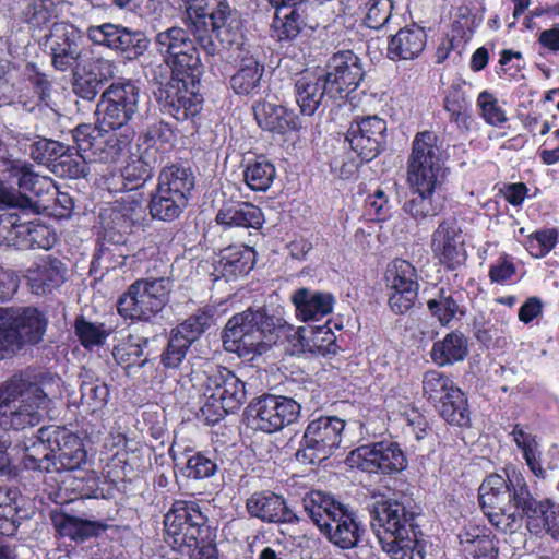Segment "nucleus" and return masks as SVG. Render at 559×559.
Returning a JSON list of instances; mask_svg holds the SVG:
<instances>
[{"mask_svg": "<svg viewBox=\"0 0 559 559\" xmlns=\"http://www.w3.org/2000/svg\"><path fill=\"white\" fill-rule=\"evenodd\" d=\"M507 478L489 475L479 487V504L497 530L515 533L524 516L542 513V504L530 491L528 485L515 467L506 471Z\"/></svg>", "mask_w": 559, "mask_h": 559, "instance_id": "1", "label": "nucleus"}, {"mask_svg": "<svg viewBox=\"0 0 559 559\" xmlns=\"http://www.w3.org/2000/svg\"><path fill=\"white\" fill-rule=\"evenodd\" d=\"M76 153L67 146L53 164L52 171L60 177L80 178L87 176V163H115L129 142V136L102 133L92 124H80L72 131Z\"/></svg>", "mask_w": 559, "mask_h": 559, "instance_id": "2", "label": "nucleus"}, {"mask_svg": "<svg viewBox=\"0 0 559 559\" xmlns=\"http://www.w3.org/2000/svg\"><path fill=\"white\" fill-rule=\"evenodd\" d=\"M47 404V394L37 383L16 376L7 382L0 390V454L12 443L8 430L38 425Z\"/></svg>", "mask_w": 559, "mask_h": 559, "instance_id": "3", "label": "nucleus"}, {"mask_svg": "<svg viewBox=\"0 0 559 559\" xmlns=\"http://www.w3.org/2000/svg\"><path fill=\"white\" fill-rule=\"evenodd\" d=\"M285 321L269 314L265 309H248L234 314L226 323L223 332V345L227 352L239 357L261 355L275 344Z\"/></svg>", "mask_w": 559, "mask_h": 559, "instance_id": "4", "label": "nucleus"}, {"mask_svg": "<svg viewBox=\"0 0 559 559\" xmlns=\"http://www.w3.org/2000/svg\"><path fill=\"white\" fill-rule=\"evenodd\" d=\"M203 415L210 423H217L225 415L238 411L246 401L245 383L229 369L211 366L204 371Z\"/></svg>", "mask_w": 559, "mask_h": 559, "instance_id": "5", "label": "nucleus"}, {"mask_svg": "<svg viewBox=\"0 0 559 559\" xmlns=\"http://www.w3.org/2000/svg\"><path fill=\"white\" fill-rule=\"evenodd\" d=\"M206 522L198 503L176 500L164 519L167 544L181 554L198 547L210 537Z\"/></svg>", "mask_w": 559, "mask_h": 559, "instance_id": "6", "label": "nucleus"}, {"mask_svg": "<svg viewBox=\"0 0 559 559\" xmlns=\"http://www.w3.org/2000/svg\"><path fill=\"white\" fill-rule=\"evenodd\" d=\"M170 290L169 278L138 280L119 298L118 312L123 318L147 321L163 310L168 302Z\"/></svg>", "mask_w": 559, "mask_h": 559, "instance_id": "7", "label": "nucleus"}, {"mask_svg": "<svg viewBox=\"0 0 559 559\" xmlns=\"http://www.w3.org/2000/svg\"><path fill=\"white\" fill-rule=\"evenodd\" d=\"M437 140L431 131L418 132L415 135L407 160L408 185L442 187L444 183L447 168Z\"/></svg>", "mask_w": 559, "mask_h": 559, "instance_id": "8", "label": "nucleus"}, {"mask_svg": "<svg viewBox=\"0 0 559 559\" xmlns=\"http://www.w3.org/2000/svg\"><path fill=\"white\" fill-rule=\"evenodd\" d=\"M39 176L31 163L14 157L8 150L1 147L0 153V209L14 202L17 207L28 211L31 198L25 191H35Z\"/></svg>", "mask_w": 559, "mask_h": 559, "instance_id": "9", "label": "nucleus"}, {"mask_svg": "<svg viewBox=\"0 0 559 559\" xmlns=\"http://www.w3.org/2000/svg\"><path fill=\"white\" fill-rule=\"evenodd\" d=\"M140 88L131 81L111 83L102 94L97 105L102 133L126 127L138 114Z\"/></svg>", "mask_w": 559, "mask_h": 559, "instance_id": "10", "label": "nucleus"}, {"mask_svg": "<svg viewBox=\"0 0 559 559\" xmlns=\"http://www.w3.org/2000/svg\"><path fill=\"white\" fill-rule=\"evenodd\" d=\"M191 29L171 26L158 32L154 38L156 51L174 74L195 73L201 71L202 64L197 39L190 37ZM193 38H195L193 36Z\"/></svg>", "mask_w": 559, "mask_h": 559, "instance_id": "11", "label": "nucleus"}, {"mask_svg": "<svg viewBox=\"0 0 559 559\" xmlns=\"http://www.w3.org/2000/svg\"><path fill=\"white\" fill-rule=\"evenodd\" d=\"M345 421L337 416H320L311 419L304 432L302 448L296 453L298 460L310 464L331 456L340 448Z\"/></svg>", "mask_w": 559, "mask_h": 559, "instance_id": "12", "label": "nucleus"}, {"mask_svg": "<svg viewBox=\"0 0 559 559\" xmlns=\"http://www.w3.org/2000/svg\"><path fill=\"white\" fill-rule=\"evenodd\" d=\"M195 73L174 74L170 80L155 93L164 112L178 121L187 120L201 110L202 97L198 92V76Z\"/></svg>", "mask_w": 559, "mask_h": 559, "instance_id": "13", "label": "nucleus"}, {"mask_svg": "<svg viewBox=\"0 0 559 559\" xmlns=\"http://www.w3.org/2000/svg\"><path fill=\"white\" fill-rule=\"evenodd\" d=\"M417 515V507L411 497L389 498L373 504L371 526L378 539L380 535L401 536L419 530L414 523Z\"/></svg>", "mask_w": 559, "mask_h": 559, "instance_id": "14", "label": "nucleus"}, {"mask_svg": "<svg viewBox=\"0 0 559 559\" xmlns=\"http://www.w3.org/2000/svg\"><path fill=\"white\" fill-rule=\"evenodd\" d=\"M246 412L254 429L272 433L294 423L300 405L290 397L265 394L251 402Z\"/></svg>", "mask_w": 559, "mask_h": 559, "instance_id": "15", "label": "nucleus"}, {"mask_svg": "<svg viewBox=\"0 0 559 559\" xmlns=\"http://www.w3.org/2000/svg\"><path fill=\"white\" fill-rule=\"evenodd\" d=\"M47 318L35 307H0V324L9 335L7 344L15 350L23 344H36L43 340L47 328Z\"/></svg>", "mask_w": 559, "mask_h": 559, "instance_id": "16", "label": "nucleus"}, {"mask_svg": "<svg viewBox=\"0 0 559 559\" xmlns=\"http://www.w3.org/2000/svg\"><path fill=\"white\" fill-rule=\"evenodd\" d=\"M329 82L330 92L337 99L346 98L356 91L365 76L362 59L353 50H340L333 53L322 71Z\"/></svg>", "mask_w": 559, "mask_h": 559, "instance_id": "17", "label": "nucleus"}, {"mask_svg": "<svg viewBox=\"0 0 559 559\" xmlns=\"http://www.w3.org/2000/svg\"><path fill=\"white\" fill-rule=\"evenodd\" d=\"M352 460L364 472L383 475L400 473L407 466L403 450L391 441L360 445L352 451Z\"/></svg>", "mask_w": 559, "mask_h": 559, "instance_id": "18", "label": "nucleus"}, {"mask_svg": "<svg viewBox=\"0 0 559 559\" xmlns=\"http://www.w3.org/2000/svg\"><path fill=\"white\" fill-rule=\"evenodd\" d=\"M51 63L58 71H74L81 62L83 36L79 28L66 22L55 23L47 36Z\"/></svg>", "mask_w": 559, "mask_h": 559, "instance_id": "19", "label": "nucleus"}, {"mask_svg": "<svg viewBox=\"0 0 559 559\" xmlns=\"http://www.w3.org/2000/svg\"><path fill=\"white\" fill-rule=\"evenodd\" d=\"M86 34L92 43L120 51L128 59L142 56L148 47V40L144 33L112 23L92 25L87 28Z\"/></svg>", "mask_w": 559, "mask_h": 559, "instance_id": "20", "label": "nucleus"}, {"mask_svg": "<svg viewBox=\"0 0 559 559\" xmlns=\"http://www.w3.org/2000/svg\"><path fill=\"white\" fill-rule=\"evenodd\" d=\"M346 141L362 162H370L384 150L386 121L378 116L353 121L347 130Z\"/></svg>", "mask_w": 559, "mask_h": 559, "instance_id": "21", "label": "nucleus"}, {"mask_svg": "<svg viewBox=\"0 0 559 559\" xmlns=\"http://www.w3.org/2000/svg\"><path fill=\"white\" fill-rule=\"evenodd\" d=\"M431 250L440 264L448 270H456L467 259L465 239L455 221L441 222L431 236Z\"/></svg>", "mask_w": 559, "mask_h": 559, "instance_id": "22", "label": "nucleus"}, {"mask_svg": "<svg viewBox=\"0 0 559 559\" xmlns=\"http://www.w3.org/2000/svg\"><path fill=\"white\" fill-rule=\"evenodd\" d=\"M52 436H55V426L41 427L36 435L26 437L16 445L24 453L25 468L46 473L59 468Z\"/></svg>", "mask_w": 559, "mask_h": 559, "instance_id": "23", "label": "nucleus"}, {"mask_svg": "<svg viewBox=\"0 0 559 559\" xmlns=\"http://www.w3.org/2000/svg\"><path fill=\"white\" fill-rule=\"evenodd\" d=\"M321 72H302L295 79V96L301 114L312 116L321 106L337 100Z\"/></svg>", "mask_w": 559, "mask_h": 559, "instance_id": "24", "label": "nucleus"}, {"mask_svg": "<svg viewBox=\"0 0 559 559\" xmlns=\"http://www.w3.org/2000/svg\"><path fill=\"white\" fill-rule=\"evenodd\" d=\"M0 235L8 245L22 249V241L28 240L31 227L34 222L32 217L38 214L37 204L31 199V209L24 211L12 202L0 209Z\"/></svg>", "mask_w": 559, "mask_h": 559, "instance_id": "25", "label": "nucleus"}, {"mask_svg": "<svg viewBox=\"0 0 559 559\" xmlns=\"http://www.w3.org/2000/svg\"><path fill=\"white\" fill-rule=\"evenodd\" d=\"M246 509L251 516L266 523H294L299 520L283 497L269 490L252 493L247 499Z\"/></svg>", "mask_w": 559, "mask_h": 559, "instance_id": "26", "label": "nucleus"}, {"mask_svg": "<svg viewBox=\"0 0 559 559\" xmlns=\"http://www.w3.org/2000/svg\"><path fill=\"white\" fill-rule=\"evenodd\" d=\"M328 539L342 549H350L361 540L365 530L357 521L356 513L348 507H343L334 516L323 524L320 530Z\"/></svg>", "mask_w": 559, "mask_h": 559, "instance_id": "27", "label": "nucleus"}, {"mask_svg": "<svg viewBox=\"0 0 559 559\" xmlns=\"http://www.w3.org/2000/svg\"><path fill=\"white\" fill-rule=\"evenodd\" d=\"M409 193L403 204V211L416 222H423L438 215L443 209L444 197L441 187L408 185Z\"/></svg>", "mask_w": 559, "mask_h": 559, "instance_id": "28", "label": "nucleus"}, {"mask_svg": "<svg viewBox=\"0 0 559 559\" xmlns=\"http://www.w3.org/2000/svg\"><path fill=\"white\" fill-rule=\"evenodd\" d=\"M296 353L326 356L336 353V336L326 325L300 326L292 335Z\"/></svg>", "mask_w": 559, "mask_h": 559, "instance_id": "29", "label": "nucleus"}, {"mask_svg": "<svg viewBox=\"0 0 559 559\" xmlns=\"http://www.w3.org/2000/svg\"><path fill=\"white\" fill-rule=\"evenodd\" d=\"M269 2L276 10L274 25L278 40L295 39L306 25L305 20L310 10L295 0H269Z\"/></svg>", "mask_w": 559, "mask_h": 559, "instance_id": "30", "label": "nucleus"}, {"mask_svg": "<svg viewBox=\"0 0 559 559\" xmlns=\"http://www.w3.org/2000/svg\"><path fill=\"white\" fill-rule=\"evenodd\" d=\"M64 264L50 255L40 259L26 272V278L33 294L46 295L64 282Z\"/></svg>", "mask_w": 559, "mask_h": 559, "instance_id": "31", "label": "nucleus"}, {"mask_svg": "<svg viewBox=\"0 0 559 559\" xmlns=\"http://www.w3.org/2000/svg\"><path fill=\"white\" fill-rule=\"evenodd\" d=\"M297 317L302 321L320 320L333 311L335 298L331 293L301 287L292 294Z\"/></svg>", "mask_w": 559, "mask_h": 559, "instance_id": "32", "label": "nucleus"}, {"mask_svg": "<svg viewBox=\"0 0 559 559\" xmlns=\"http://www.w3.org/2000/svg\"><path fill=\"white\" fill-rule=\"evenodd\" d=\"M158 146L144 147L140 156L132 158L122 170L124 187L129 190L144 186L154 176V170L163 162Z\"/></svg>", "mask_w": 559, "mask_h": 559, "instance_id": "33", "label": "nucleus"}, {"mask_svg": "<svg viewBox=\"0 0 559 559\" xmlns=\"http://www.w3.org/2000/svg\"><path fill=\"white\" fill-rule=\"evenodd\" d=\"M427 35L418 25H409L401 28L390 37L388 44V57L391 60H412L417 58L425 49Z\"/></svg>", "mask_w": 559, "mask_h": 559, "instance_id": "34", "label": "nucleus"}, {"mask_svg": "<svg viewBox=\"0 0 559 559\" xmlns=\"http://www.w3.org/2000/svg\"><path fill=\"white\" fill-rule=\"evenodd\" d=\"M187 3L186 14L182 21L188 26L198 44L207 56H214L217 52V45L212 39L206 21V9H210L212 2L216 0H185Z\"/></svg>", "mask_w": 559, "mask_h": 559, "instance_id": "35", "label": "nucleus"}, {"mask_svg": "<svg viewBox=\"0 0 559 559\" xmlns=\"http://www.w3.org/2000/svg\"><path fill=\"white\" fill-rule=\"evenodd\" d=\"M55 448L59 468L78 469L86 462V451L82 440L69 430L55 426Z\"/></svg>", "mask_w": 559, "mask_h": 559, "instance_id": "36", "label": "nucleus"}, {"mask_svg": "<svg viewBox=\"0 0 559 559\" xmlns=\"http://www.w3.org/2000/svg\"><path fill=\"white\" fill-rule=\"evenodd\" d=\"M219 225L260 229L264 215L260 207L249 202L224 203L216 215Z\"/></svg>", "mask_w": 559, "mask_h": 559, "instance_id": "37", "label": "nucleus"}, {"mask_svg": "<svg viewBox=\"0 0 559 559\" xmlns=\"http://www.w3.org/2000/svg\"><path fill=\"white\" fill-rule=\"evenodd\" d=\"M255 252L248 246H230L221 251L215 272L227 281L248 274L254 264Z\"/></svg>", "mask_w": 559, "mask_h": 559, "instance_id": "38", "label": "nucleus"}, {"mask_svg": "<svg viewBox=\"0 0 559 559\" xmlns=\"http://www.w3.org/2000/svg\"><path fill=\"white\" fill-rule=\"evenodd\" d=\"M419 530L395 535H380V544L392 559H424L425 546L418 539Z\"/></svg>", "mask_w": 559, "mask_h": 559, "instance_id": "39", "label": "nucleus"}, {"mask_svg": "<svg viewBox=\"0 0 559 559\" xmlns=\"http://www.w3.org/2000/svg\"><path fill=\"white\" fill-rule=\"evenodd\" d=\"M157 187L177 193L189 201L195 187V175L190 166L171 164L162 169Z\"/></svg>", "mask_w": 559, "mask_h": 559, "instance_id": "40", "label": "nucleus"}, {"mask_svg": "<svg viewBox=\"0 0 559 559\" xmlns=\"http://www.w3.org/2000/svg\"><path fill=\"white\" fill-rule=\"evenodd\" d=\"M253 114L258 124L270 132L284 134L295 126L294 115L282 105L258 102Z\"/></svg>", "mask_w": 559, "mask_h": 559, "instance_id": "41", "label": "nucleus"}, {"mask_svg": "<svg viewBox=\"0 0 559 559\" xmlns=\"http://www.w3.org/2000/svg\"><path fill=\"white\" fill-rule=\"evenodd\" d=\"M467 354V338L462 332L452 331L433 344L431 359L438 366H447L464 360Z\"/></svg>", "mask_w": 559, "mask_h": 559, "instance_id": "42", "label": "nucleus"}, {"mask_svg": "<svg viewBox=\"0 0 559 559\" xmlns=\"http://www.w3.org/2000/svg\"><path fill=\"white\" fill-rule=\"evenodd\" d=\"M462 550L468 559H497L498 547L490 535L480 527H471L460 535Z\"/></svg>", "mask_w": 559, "mask_h": 559, "instance_id": "43", "label": "nucleus"}, {"mask_svg": "<svg viewBox=\"0 0 559 559\" xmlns=\"http://www.w3.org/2000/svg\"><path fill=\"white\" fill-rule=\"evenodd\" d=\"M302 506L319 530L323 528V524H326L334 516V513L345 507L330 493L319 490L307 493L302 499Z\"/></svg>", "mask_w": 559, "mask_h": 559, "instance_id": "44", "label": "nucleus"}, {"mask_svg": "<svg viewBox=\"0 0 559 559\" xmlns=\"http://www.w3.org/2000/svg\"><path fill=\"white\" fill-rule=\"evenodd\" d=\"M264 67L253 57H245L237 72L230 78V86L238 95H255L261 88Z\"/></svg>", "mask_w": 559, "mask_h": 559, "instance_id": "45", "label": "nucleus"}, {"mask_svg": "<svg viewBox=\"0 0 559 559\" xmlns=\"http://www.w3.org/2000/svg\"><path fill=\"white\" fill-rule=\"evenodd\" d=\"M188 202L177 193H169L165 189L156 187L148 203L150 214L154 219L173 222L181 215Z\"/></svg>", "mask_w": 559, "mask_h": 559, "instance_id": "46", "label": "nucleus"}, {"mask_svg": "<svg viewBox=\"0 0 559 559\" xmlns=\"http://www.w3.org/2000/svg\"><path fill=\"white\" fill-rule=\"evenodd\" d=\"M55 524L60 535L74 542H84L97 536L107 527L106 524L99 521L84 520L69 514H61L55 520Z\"/></svg>", "mask_w": 559, "mask_h": 559, "instance_id": "47", "label": "nucleus"}, {"mask_svg": "<svg viewBox=\"0 0 559 559\" xmlns=\"http://www.w3.org/2000/svg\"><path fill=\"white\" fill-rule=\"evenodd\" d=\"M215 313L216 310L212 306L201 308L174 328L171 332L192 345L207 329L214 325Z\"/></svg>", "mask_w": 559, "mask_h": 559, "instance_id": "48", "label": "nucleus"}, {"mask_svg": "<svg viewBox=\"0 0 559 559\" xmlns=\"http://www.w3.org/2000/svg\"><path fill=\"white\" fill-rule=\"evenodd\" d=\"M460 293L451 289L441 287L437 295L427 301V307L430 313L438 319V321L445 325L451 322L455 316L461 311L459 305Z\"/></svg>", "mask_w": 559, "mask_h": 559, "instance_id": "49", "label": "nucleus"}, {"mask_svg": "<svg viewBox=\"0 0 559 559\" xmlns=\"http://www.w3.org/2000/svg\"><path fill=\"white\" fill-rule=\"evenodd\" d=\"M148 338L138 334H130L126 340L116 345L112 349V356L117 364L130 367L138 365L143 367L147 359L140 358L144 354V348L147 347Z\"/></svg>", "mask_w": 559, "mask_h": 559, "instance_id": "50", "label": "nucleus"}, {"mask_svg": "<svg viewBox=\"0 0 559 559\" xmlns=\"http://www.w3.org/2000/svg\"><path fill=\"white\" fill-rule=\"evenodd\" d=\"M439 413L449 424L465 426L469 421L468 405L465 394L460 390H452L439 401Z\"/></svg>", "mask_w": 559, "mask_h": 559, "instance_id": "51", "label": "nucleus"}, {"mask_svg": "<svg viewBox=\"0 0 559 559\" xmlns=\"http://www.w3.org/2000/svg\"><path fill=\"white\" fill-rule=\"evenodd\" d=\"M81 404L91 413L103 409L109 396L107 384L99 379H93L87 373L82 376Z\"/></svg>", "mask_w": 559, "mask_h": 559, "instance_id": "52", "label": "nucleus"}, {"mask_svg": "<svg viewBox=\"0 0 559 559\" xmlns=\"http://www.w3.org/2000/svg\"><path fill=\"white\" fill-rule=\"evenodd\" d=\"M276 176L274 165L265 158L249 163L243 170L247 186L253 191H266Z\"/></svg>", "mask_w": 559, "mask_h": 559, "instance_id": "53", "label": "nucleus"}, {"mask_svg": "<svg viewBox=\"0 0 559 559\" xmlns=\"http://www.w3.org/2000/svg\"><path fill=\"white\" fill-rule=\"evenodd\" d=\"M385 281L391 289L419 288L416 269L403 259H395L388 265Z\"/></svg>", "mask_w": 559, "mask_h": 559, "instance_id": "54", "label": "nucleus"}, {"mask_svg": "<svg viewBox=\"0 0 559 559\" xmlns=\"http://www.w3.org/2000/svg\"><path fill=\"white\" fill-rule=\"evenodd\" d=\"M444 109L450 114V118L459 128L468 129V108L469 104L461 84L453 83L449 87L444 97Z\"/></svg>", "mask_w": 559, "mask_h": 559, "instance_id": "55", "label": "nucleus"}, {"mask_svg": "<svg viewBox=\"0 0 559 559\" xmlns=\"http://www.w3.org/2000/svg\"><path fill=\"white\" fill-rule=\"evenodd\" d=\"M457 389L449 376L438 370H428L424 373L423 392L429 401L439 402L447 393Z\"/></svg>", "mask_w": 559, "mask_h": 559, "instance_id": "56", "label": "nucleus"}, {"mask_svg": "<svg viewBox=\"0 0 559 559\" xmlns=\"http://www.w3.org/2000/svg\"><path fill=\"white\" fill-rule=\"evenodd\" d=\"M558 242V231L556 228L539 229L526 239V249L534 258H543L547 255Z\"/></svg>", "mask_w": 559, "mask_h": 559, "instance_id": "57", "label": "nucleus"}, {"mask_svg": "<svg viewBox=\"0 0 559 559\" xmlns=\"http://www.w3.org/2000/svg\"><path fill=\"white\" fill-rule=\"evenodd\" d=\"M67 152V146L58 141L39 138L31 145V157L39 163L47 164L51 168L57 163L62 153Z\"/></svg>", "mask_w": 559, "mask_h": 559, "instance_id": "58", "label": "nucleus"}, {"mask_svg": "<svg viewBox=\"0 0 559 559\" xmlns=\"http://www.w3.org/2000/svg\"><path fill=\"white\" fill-rule=\"evenodd\" d=\"M477 107L480 109V116L490 126L502 127L508 121L504 109L493 94L488 91H483L478 95Z\"/></svg>", "mask_w": 559, "mask_h": 559, "instance_id": "59", "label": "nucleus"}, {"mask_svg": "<svg viewBox=\"0 0 559 559\" xmlns=\"http://www.w3.org/2000/svg\"><path fill=\"white\" fill-rule=\"evenodd\" d=\"M218 469L216 461L210 455L198 452L191 455L185 467L186 476L193 479L212 477Z\"/></svg>", "mask_w": 559, "mask_h": 559, "instance_id": "60", "label": "nucleus"}, {"mask_svg": "<svg viewBox=\"0 0 559 559\" xmlns=\"http://www.w3.org/2000/svg\"><path fill=\"white\" fill-rule=\"evenodd\" d=\"M215 3L216 9L211 12L206 10V21L211 37L213 38V33H215L216 37L219 38L222 29H230L236 19L228 4L217 0Z\"/></svg>", "mask_w": 559, "mask_h": 559, "instance_id": "61", "label": "nucleus"}, {"mask_svg": "<svg viewBox=\"0 0 559 559\" xmlns=\"http://www.w3.org/2000/svg\"><path fill=\"white\" fill-rule=\"evenodd\" d=\"M190 346L187 341L171 332L168 345L162 354L160 362L167 369H177L185 360Z\"/></svg>", "mask_w": 559, "mask_h": 559, "instance_id": "62", "label": "nucleus"}, {"mask_svg": "<svg viewBox=\"0 0 559 559\" xmlns=\"http://www.w3.org/2000/svg\"><path fill=\"white\" fill-rule=\"evenodd\" d=\"M392 0H369L365 23L369 28L380 29L388 24L392 14Z\"/></svg>", "mask_w": 559, "mask_h": 559, "instance_id": "63", "label": "nucleus"}, {"mask_svg": "<svg viewBox=\"0 0 559 559\" xmlns=\"http://www.w3.org/2000/svg\"><path fill=\"white\" fill-rule=\"evenodd\" d=\"M75 333L85 348L102 345L108 335L103 324H95L85 320L75 322Z\"/></svg>", "mask_w": 559, "mask_h": 559, "instance_id": "64", "label": "nucleus"}]
</instances>
